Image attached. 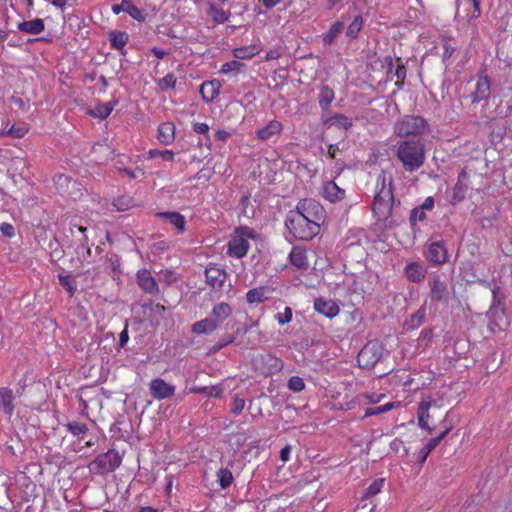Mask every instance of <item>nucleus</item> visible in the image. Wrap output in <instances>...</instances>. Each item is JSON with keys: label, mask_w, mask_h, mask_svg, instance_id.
I'll return each mask as SVG.
<instances>
[{"label": "nucleus", "mask_w": 512, "mask_h": 512, "mask_svg": "<svg viewBox=\"0 0 512 512\" xmlns=\"http://www.w3.org/2000/svg\"><path fill=\"white\" fill-rule=\"evenodd\" d=\"M428 131V123L421 116L406 115L394 124V133L401 137L421 136Z\"/></svg>", "instance_id": "20e7f679"}, {"label": "nucleus", "mask_w": 512, "mask_h": 512, "mask_svg": "<svg viewBox=\"0 0 512 512\" xmlns=\"http://www.w3.org/2000/svg\"><path fill=\"white\" fill-rule=\"evenodd\" d=\"M426 315V307L422 305L415 313H413L408 319L404 322V327L406 330H414L417 329L424 321Z\"/></svg>", "instance_id": "c85d7f7f"}, {"label": "nucleus", "mask_w": 512, "mask_h": 512, "mask_svg": "<svg viewBox=\"0 0 512 512\" xmlns=\"http://www.w3.org/2000/svg\"><path fill=\"white\" fill-rule=\"evenodd\" d=\"M136 276L138 285L145 293L155 295L159 292L157 282L150 271L146 269L139 270Z\"/></svg>", "instance_id": "f8f14e48"}, {"label": "nucleus", "mask_w": 512, "mask_h": 512, "mask_svg": "<svg viewBox=\"0 0 512 512\" xmlns=\"http://www.w3.org/2000/svg\"><path fill=\"white\" fill-rule=\"evenodd\" d=\"M266 288L265 287H258L250 289L246 293V299L249 304H260L262 303L267 297H266Z\"/></svg>", "instance_id": "f704fd0d"}, {"label": "nucleus", "mask_w": 512, "mask_h": 512, "mask_svg": "<svg viewBox=\"0 0 512 512\" xmlns=\"http://www.w3.org/2000/svg\"><path fill=\"white\" fill-rule=\"evenodd\" d=\"M26 124L13 125L7 130H0V136H10L13 138H23L28 133Z\"/></svg>", "instance_id": "e433bc0d"}, {"label": "nucleus", "mask_w": 512, "mask_h": 512, "mask_svg": "<svg viewBox=\"0 0 512 512\" xmlns=\"http://www.w3.org/2000/svg\"><path fill=\"white\" fill-rule=\"evenodd\" d=\"M363 26V19L360 15L356 16L349 24L346 35L350 38H356Z\"/></svg>", "instance_id": "79ce46f5"}, {"label": "nucleus", "mask_w": 512, "mask_h": 512, "mask_svg": "<svg viewBox=\"0 0 512 512\" xmlns=\"http://www.w3.org/2000/svg\"><path fill=\"white\" fill-rule=\"evenodd\" d=\"M324 123L328 126H335L337 128L348 130L352 127V121L343 114H333L324 120Z\"/></svg>", "instance_id": "c756f323"}, {"label": "nucleus", "mask_w": 512, "mask_h": 512, "mask_svg": "<svg viewBox=\"0 0 512 512\" xmlns=\"http://www.w3.org/2000/svg\"><path fill=\"white\" fill-rule=\"evenodd\" d=\"M260 51L261 49L257 45H249L235 48L232 53L236 59L247 60L257 55Z\"/></svg>", "instance_id": "473e14b6"}, {"label": "nucleus", "mask_w": 512, "mask_h": 512, "mask_svg": "<svg viewBox=\"0 0 512 512\" xmlns=\"http://www.w3.org/2000/svg\"><path fill=\"white\" fill-rule=\"evenodd\" d=\"M159 217L165 218L170 224H172L178 231L183 232L185 230L186 221L183 215L178 212H163L158 214Z\"/></svg>", "instance_id": "7c9ffc66"}, {"label": "nucleus", "mask_w": 512, "mask_h": 512, "mask_svg": "<svg viewBox=\"0 0 512 512\" xmlns=\"http://www.w3.org/2000/svg\"><path fill=\"white\" fill-rule=\"evenodd\" d=\"M395 156L407 172L417 171L424 165L426 159L423 143L412 140L397 142Z\"/></svg>", "instance_id": "f257e3e1"}, {"label": "nucleus", "mask_w": 512, "mask_h": 512, "mask_svg": "<svg viewBox=\"0 0 512 512\" xmlns=\"http://www.w3.org/2000/svg\"><path fill=\"white\" fill-rule=\"evenodd\" d=\"M0 231L3 236L7 238H12L15 235V229L10 223H2L0 225Z\"/></svg>", "instance_id": "052dcab7"}, {"label": "nucleus", "mask_w": 512, "mask_h": 512, "mask_svg": "<svg viewBox=\"0 0 512 512\" xmlns=\"http://www.w3.org/2000/svg\"><path fill=\"white\" fill-rule=\"evenodd\" d=\"M289 261L296 269L302 270L308 268V260L305 249L299 246L292 248L289 253Z\"/></svg>", "instance_id": "412c9836"}, {"label": "nucleus", "mask_w": 512, "mask_h": 512, "mask_svg": "<svg viewBox=\"0 0 512 512\" xmlns=\"http://www.w3.org/2000/svg\"><path fill=\"white\" fill-rule=\"evenodd\" d=\"M391 449L394 450L395 452H399L400 449H403L405 451V454L407 453L406 449H405V446H404V443L402 440H399V439H394L392 442H391Z\"/></svg>", "instance_id": "338daca9"}, {"label": "nucleus", "mask_w": 512, "mask_h": 512, "mask_svg": "<svg viewBox=\"0 0 512 512\" xmlns=\"http://www.w3.org/2000/svg\"><path fill=\"white\" fill-rule=\"evenodd\" d=\"M453 52H454V48L451 45H449L448 43H446L444 45V51H443V55H442L443 61L450 58L451 55L453 54Z\"/></svg>", "instance_id": "774afa93"}, {"label": "nucleus", "mask_w": 512, "mask_h": 512, "mask_svg": "<svg viewBox=\"0 0 512 512\" xmlns=\"http://www.w3.org/2000/svg\"><path fill=\"white\" fill-rule=\"evenodd\" d=\"M427 273L426 268L417 262L409 263L405 267V274L409 281L411 282H420L425 278Z\"/></svg>", "instance_id": "b1692460"}, {"label": "nucleus", "mask_w": 512, "mask_h": 512, "mask_svg": "<svg viewBox=\"0 0 512 512\" xmlns=\"http://www.w3.org/2000/svg\"><path fill=\"white\" fill-rule=\"evenodd\" d=\"M314 309L328 317L333 318L339 314L340 308L338 304L333 300H326L323 298H318L314 301Z\"/></svg>", "instance_id": "4468645a"}, {"label": "nucleus", "mask_w": 512, "mask_h": 512, "mask_svg": "<svg viewBox=\"0 0 512 512\" xmlns=\"http://www.w3.org/2000/svg\"><path fill=\"white\" fill-rule=\"evenodd\" d=\"M150 394L156 400H164L170 398L175 393V386L167 383L162 378H155L149 385Z\"/></svg>", "instance_id": "9d476101"}, {"label": "nucleus", "mask_w": 512, "mask_h": 512, "mask_svg": "<svg viewBox=\"0 0 512 512\" xmlns=\"http://www.w3.org/2000/svg\"><path fill=\"white\" fill-rule=\"evenodd\" d=\"M148 158H161L165 161H173L174 153L172 150H158V149H150L147 153Z\"/></svg>", "instance_id": "de8ad7c7"}, {"label": "nucleus", "mask_w": 512, "mask_h": 512, "mask_svg": "<svg viewBox=\"0 0 512 512\" xmlns=\"http://www.w3.org/2000/svg\"><path fill=\"white\" fill-rule=\"evenodd\" d=\"M290 212L297 213L302 218L316 222L319 225L324 219V209L322 205L314 199H303L299 201L296 209Z\"/></svg>", "instance_id": "0eeeda50"}, {"label": "nucleus", "mask_w": 512, "mask_h": 512, "mask_svg": "<svg viewBox=\"0 0 512 512\" xmlns=\"http://www.w3.org/2000/svg\"><path fill=\"white\" fill-rule=\"evenodd\" d=\"M322 196L330 202H337L344 198L345 190L334 181H326L322 187Z\"/></svg>", "instance_id": "a211bd4d"}, {"label": "nucleus", "mask_w": 512, "mask_h": 512, "mask_svg": "<svg viewBox=\"0 0 512 512\" xmlns=\"http://www.w3.org/2000/svg\"><path fill=\"white\" fill-rule=\"evenodd\" d=\"M255 237V232L248 227L236 229L228 242L227 254L237 259L244 257L250 248V240Z\"/></svg>", "instance_id": "39448f33"}, {"label": "nucleus", "mask_w": 512, "mask_h": 512, "mask_svg": "<svg viewBox=\"0 0 512 512\" xmlns=\"http://www.w3.org/2000/svg\"><path fill=\"white\" fill-rule=\"evenodd\" d=\"M205 276L207 283L213 288H221L226 280V272L217 266L207 267Z\"/></svg>", "instance_id": "f3484780"}, {"label": "nucleus", "mask_w": 512, "mask_h": 512, "mask_svg": "<svg viewBox=\"0 0 512 512\" xmlns=\"http://www.w3.org/2000/svg\"><path fill=\"white\" fill-rule=\"evenodd\" d=\"M392 182L391 174L385 171L376 178L373 211L379 219H386L391 213L394 200Z\"/></svg>", "instance_id": "f03ea898"}, {"label": "nucleus", "mask_w": 512, "mask_h": 512, "mask_svg": "<svg viewBox=\"0 0 512 512\" xmlns=\"http://www.w3.org/2000/svg\"><path fill=\"white\" fill-rule=\"evenodd\" d=\"M335 98V93L329 86L321 87L318 95L319 106L322 110L326 111L329 109L331 103Z\"/></svg>", "instance_id": "2f4dec72"}, {"label": "nucleus", "mask_w": 512, "mask_h": 512, "mask_svg": "<svg viewBox=\"0 0 512 512\" xmlns=\"http://www.w3.org/2000/svg\"><path fill=\"white\" fill-rule=\"evenodd\" d=\"M432 406V401L430 399H424L420 402L417 417H418V425L421 429L426 430L427 432H432V427L429 425V420L431 418L430 408Z\"/></svg>", "instance_id": "2eb2a0df"}, {"label": "nucleus", "mask_w": 512, "mask_h": 512, "mask_svg": "<svg viewBox=\"0 0 512 512\" xmlns=\"http://www.w3.org/2000/svg\"><path fill=\"white\" fill-rule=\"evenodd\" d=\"M490 92V81L488 76H480L476 83V88L474 93L472 94L473 102H480L484 99H487Z\"/></svg>", "instance_id": "4be33fe9"}, {"label": "nucleus", "mask_w": 512, "mask_h": 512, "mask_svg": "<svg viewBox=\"0 0 512 512\" xmlns=\"http://www.w3.org/2000/svg\"><path fill=\"white\" fill-rule=\"evenodd\" d=\"M160 281L171 283L176 280L175 274L170 270L161 271L159 274Z\"/></svg>", "instance_id": "680f3d73"}, {"label": "nucleus", "mask_w": 512, "mask_h": 512, "mask_svg": "<svg viewBox=\"0 0 512 512\" xmlns=\"http://www.w3.org/2000/svg\"><path fill=\"white\" fill-rule=\"evenodd\" d=\"M175 138V126L172 122H164L158 127V140L164 144L169 145Z\"/></svg>", "instance_id": "a878e982"}, {"label": "nucleus", "mask_w": 512, "mask_h": 512, "mask_svg": "<svg viewBox=\"0 0 512 512\" xmlns=\"http://www.w3.org/2000/svg\"><path fill=\"white\" fill-rule=\"evenodd\" d=\"M384 478H378L376 480H374L370 485L369 487L366 489V492L364 494V497L365 499H369L373 496H375L376 494H378L383 486H384Z\"/></svg>", "instance_id": "c03bdc74"}, {"label": "nucleus", "mask_w": 512, "mask_h": 512, "mask_svg": "<svg viewBox=\"0 0 512 512\" xmlns=\"http://www.w3.org/2000/svg\"><path fill=\"white\" fill-rule=\"evenodd\" d=\"M244 67V64L237 61V60H232V61H229V62H226L224 63L222 66H221V69H220V72L222 74H237L241 71V69Z\"/></svg>", "instance_id": "37998d69"}, {"label": "nucleus", "mask_w": 512, "mask_h": 512, "mask_svg": "<svg viewBox=\"0 0 512 512\" xmlns=\"http://www.w3.org/2000/svg\"><path fill=\"white\" fill-rule=\"evenodd\" d=\"M14 396L13 392L9 388H1L0 389V405L2 410L7 415H12L14 411Z\"/></svg>", "instance_id": "cd10ccee"}, {"label": "nucleus", "mask_w": 512, "mask_h": 512, "mask_svg": "<svg viewBox=\"0 0 512 512\" xmlns=\"http://www.w3.org/2000/svg\"><path fill=\"white\" fill-rule=\"evenodd\" d=\"M393 407H394V403L389 402V403H386V404L378 406V407L367 408L365 410L364 416L370 417V416H374V415H379V414L390 411Z\"/></svg>", "instance_id": "09e8293b"}, {"label": "nucleus", "mask_w": 512, "mask_h": 512, "mask_svg": "<svg viewBox=\"0 0 512 512\" xmlns=\"http://www.w3.org/2000/svg\"><path fill=\"white\" fill-rule=\"evenodd\" d=\"M426 258L433 265H441L448 258L447 250L441 242H433L428 247Z\"/></svg>", "instance_id": "ddd939ff"}, {"label": "nucleus", "mask_w": 512, "mask_h": 512, "mask_svg": "<svg viewBox=\"0 0 512 512\" xmlns=\"http://www.w3.org/2000/svg\"><path fill=\"white\" fill-rule=\"evenodd\" d=\"M128 341H129V334H128V329H127V325H126L125 328L119 334V346L120 347L125 346Z\"/></svg>", "instance_id": "0e129e2a"}, {"label": "nucleus", "mask_w": 512, "mask_h": 512, "mask_svg": "<svg viewBox=\"0 0 512 512\" xmlns=\"http://www.w3.org/2000/svg\"><path fill=\"white\" fill-rule=\"evenodd\" d=\"M221 84L218 80L205 81L200 86V94L206 103L213 102L219 95Z\"/></svg>", "instance_id": "dca6fc26"}, {"label": "nucleus", "mask_w": 512, "mask_h": 512, "mask_svg": "<svg viewBox=\"0 0 512 512\" xmlns=\"http://www.w3.org/2000/svg\"><path fill=\"white\" fill-rule=\"evenodd\" d=\"M235 340V337L231 334H225L223 335L220 340L211 348L212 353H216L219 350H221L223 347L233 343Z\"/></svg>", "instance_id": "3c124183"}, {"label": "nucleus", "mask_w": 512, "mask_h": 512, "mask_svg": "<svg viewBox=\"0 0 512 512\" xmlns=\"http://www.w3.org/2000/svg\"><path fill=\"white\" fill-rule=\"evenodd\" d=\"M384 347L379 341L368 342L359 352L357 361L361 368L371 369L382 358Z\"/></svg>", "instance_id": "423d86ee"}, {"label": "nucleus", "mask_w": 512, "mask_h": 512, "mask_svg": "<svg viewBox=\"0 0 512 512\" xmlns=\"http://www.w3.org/2000/svg\"><path fill=\"white\" fill-rule=\"evenodd\" d=\"M127 14L130 17H132L134 20H137L139 22H142V21L145 20V14L143 13V11L141 9H139L138 7L134 6L132 4V2L129 5V8L127 10Z\"/></svg>", "instance_id": "4d7b16f0"}, {"label": "nucleus", "mask_w": 512, "mask_h": 512, "mask_svg": "<svg viewBox=\"0 0 512 512\" xmlns=\"http://www.w3.org/2000/svg\"><path fill=\"white\" fill-rule=\"evenodd\" d=\"M116 101L107 103H97L94 107L88 110L89 115L99 119L107 118L113 111Z\"/></svg>", "instance_id": "bb28decb"}, {"label": "nucleus", "mask_w": 512, "mask_h": 512, "mask_svg": "<svg viewBox=\"0 0 512 512\" xmlns=\"http://www.w3.org/2000/svg\"><path fill=\"white\" fill-rule=\"evenodd\" d=\"M438 446L437 440H433L432 438L428 440V442L418 451L417 459L423 464L428 455Z\"/></svg>", "instance_id": "a19ab883"}, {"label": "nucleus", "mask_w": 512, "mask_h": 512, "mask_svg": "<svg viewBox=\"0 0 512 512\" xmlns=\"http://www.w3.org/2000/svg\"><path fill=\"white\" fill-rule=\"evenodd\" d=\"M425 218L426 214L423 208L418 207L412 210L410 217L412 223H415L417 221H423Z\"/></svg>", "instance_id": "13d9d810"}, {"label": "nucleus", "mask_w": 512, "mask_h": 512, "mask_svg": "<svg viewBox=\"0 0 512 512\" xmlns=\"http://www.w3.org/2000/svg\"><path fill=\"white\" fill-rule=\"evenodd\" d=\"M191 392L197 393V394H204L208 397H216L221 398L223 390L219 386H198L191 389Z\"/></svg>", "instance_id": "58836bf2"}, {"label": "nucleus", "mask_w": 512, "mask_h": 512, "mask_svg": "<svg viewBox=\"0 0 512 512\" xmlns=\"http://www.w3.org/2000/svg\"><path fill=\"white\" fill-rule=\"evenodd\" d=\"M217 323H215L210 317L195 322L191 326V332L197 335H209L218 329Z\"/></svg>", "instance_id": "5701e85b"}, {"label": "nucleus", "mask_w": 512, "mask_h": 512, "mask_svg": "<svg viewBox=\"0 0 512 512\" xmlns=\"http://www.w3.org/2000/svg\"><path fill=\"white\" fill-rule=\"evenodd\" d=\"M232 314V307L225 302H220L213 306L209 317L217 323L218 326L229 318Z\"/></svg>", "instance_id": "aec40b11"}, {"label": "nucleus", "mask_w": 512, "mask_h": 512, "mask_svg": "<svg viewBox=\"0 0 512 512\" xmlns=\"http://www.w3.org/2000/svg\"><path fill=\"white\" fill-rule=\"evenodd\" d=\"M467 186L464 185L460 179L457 181L452 189V200L454 203L460 202L465 198Z\"/></svg>", "instance_id": "49530a36"}, {"label": "nucleus", "mask_w": 512, "mask_h": 512, "mask_svg": "<svg viewBox=\"0 0 512 512\" xmlns=\"http://www.w3.org/2000/svg\"><path fill=\"white\" fill-rule=\"evenodd\" d=\"M128 39V34L123 31H111L109 35L111 46L117 50H122L127 44Z\"/></svg>", "instance_id": "72a5a7b5"}, {"label": "nucleus", "mask_w": 512, "mask_h": 512, "mask_svg": "<svg viewBox=\"0 0 512 512\" xmlns=\"http://www.w3.org/2000/svg\"><path fill=\"white\" fill-rule=\"evenodd\" d=\"M131 1L130 0H122V2L120 4H117V5H113L112 6V12L115 14V15H118L120 14L121 12H126L127 13V10L129 8V5H130Z\"/></svg>", "instance_id": "bf43d9fd"}, {"label": "nucleus", "mask_w": 512, "mask_h": 512, "mask_svg": "<svg viewBox=\"0 0 512 512\" xmlns=\"http://www.w3.org/2000/svg\"><path fill=\"white\" fill-rule=\"evenodd\" d=\"M287 386L293 392H301L305 388V383L301 377L292 376L288 380Z\"/></svg>", "instance_id": "8fccbe9b"}, {"label": "nucleus", "mask_w": 512, "mask_h": 512, "mask_svg": "<svg viewBox=\"0 0 512 512\" xmlns=\"http://www.w3.org/2000/svg\"><path fill=\"white\" fill-rule=\"evenodd\" d=\"M285 225L295 239L308 241L320 232V225L311 220L302 218L297 213L289 212Z\"/></svg>", "instance_id": "7ed1b4c3"}, {"label": "nucleus", "mask_w": 512, "mask_h": 512, "mask_svg": "<svg viewBox=\"0 0 512 512\" xmlns=\"http://www.w3.org/2000/svg\"><path fill=\"white\" fill-rule=\"evenodd\" d=\"M17 29L28 34H39L44 31L45 24L41 18H35L30 21H23L18 23Z\"/></svg>", "instance_id": "393cba45"}, {"label": "nucleus", "mask_w": 512, "mask_h": 512, "mask_svg": "<svg viewBox=\"0 0 512 512\" xmlns=\"http://www.w3.org/2000/svg\"><path fill=\"white\" fill-rule=\"evenodd\" d=\"M66 428L72 435L77 437L86 434L88 431V427L86 424L77 421L69 422L66 425Z\"/></svg>", "instance_id": "a18cd8bd"}, {"label": "nucleus", "mask_w": 512, "mask_h": 512, "mask_svg": "<svg viewBox=\"0 0 512 512\" xmlns=\"http://www.w3.org/2000/svg\"><path fill=\"white\" fill-rule=\"evenodd\" d=\"M291 454V446L287 445L283 447L280 451V459L285 463L289 461Z\"/></svg>", "instance_id": "69168bd1"}, {"label": "nucleus", "mask_w": 512, "mask_h": 512, "mask_svg": "<svg viewBox=\"0 0 512 512\" xmlns=\"http://www.w3.org/2000/svg\"><path fill=\"white\" fill-rule=\"evenodd\" d=\"M283 125L278 120L269 121L264 127L256 132V137L259 140L266 141L278 135L282 131Z\"/></svg>", "instance_id": "6ab92c4d"}, {"label": "nucleus", "mask_w": 512, "mask_h": 512, "mask_svg": "<svg viewBox=\"0 0 512 512\" xmlns=\"http://www.w3.org/2000/svg\"><path fill=\"white\" fill-rule=\"evenodd\" d=\"M59 282L71 295L76 291V285L70 276L59 275Z\"/></svg>", "instance_id": "5fc2aeb1"}, {"label": "nucleus", "mask_w": 512, "mask_h": 512, "mask_svg": "<svg viewBox=\"0 0 512 512\" xmlns=\"http://www.w3.org/2000/svg\"><path fill=\"white\" fill-rule=\"evenodd\" d=\"M244 407H245V400L238 396H234L232 404H231V408H230L231 413L234 415H239L243 411Z\"/></svg>", "instance_id": "6e6d98bb"}, {"label": "nucleus", "mask_w": 512, "mask_h": 512, "mask_svg": "<svg viewBox=\"0 0 512 512\" xmlns=\"http://www.w3.org/2000/svg\"><path fill=\"white\" fill-rule=\"evenodd\" d=\"M121 464V458L116 451L110 450L99 455L89 465L91 471L99 474L112 472Z\"/></svg>", "instance_id": "6e6552de"}, {"label": "nucleus", "mask_w": 512, "mask_h": 512, "mask_svg": "<svg viewBox=\"0 0 512 512\" xmlns=\"http://www.w3.org/2000/svg\"><path fill=\"white\" fill-rule=\"evenodd\" d=\"M428 285L430 288V295L433 301H443L448 295V289L446 283L441 279L439 275H433Z\"/></svg>", "instance_id": "9b49d317"}, {"label": "nucleus", "mask_w": 512, "mask_h": 512, "mask_svg": "<svg viewBox=\"0 0 512 512\" xmlns=\"http://www.w3.org/2000/svg\"><path fill=\"white\" fill-rule=\"evenodd\" d=\"M209 14L212 17V19L217 23H224L229 19L230 13L221 9L217 8L214 4H211L209 6Z\"/></svg>", "instance_id": "ea45409f"}, {"label": "nucleus", "mask_w": 512, "mask_h": 512, "mask_svg": "<svg viewBox=\"0 0 512 512\" xmlns=\"http://www.w3.org/2000/svg\"><path fill=\"white\" fill-rule=\"evenodd\" d=\"M176 81L174 74L169 73L159 81V86L162 90L173 89L176 85Z\"/></svg>", "instance_id": "603ef678"}, {"label": "nucleus", "mask_w": 512, "mask_h": 512, "mask_svg": "<svg viewBox=\"0 0 512 512\" xmlns=\"http://www.w3.org/2000/svg\"><path fill=\"white\" fill-rule=\"evenodd\" d=\"M292 315V309L290 307H285L283 312L275 315V319L280 325H284L292 320Z\"/></svg>", "instance_id": "864d4df0"}, {"label": "nucleus", "mask_w": 512, "mask_h": 512, "mask_svg": "<svg viewBox=\"0 0 512 512\" xmlns=\"http://www.w3.org/2000/svg\"><path fill=\"white\" fill-rule=\"evenodd\" d=\"M55 187L59 194L64 197L76 199L82 195V188L66 174H58L54 178Z\"/></svg>", "instance_id": "1a4fd4ad"}, {"label": "nucleus", "mask_w": 512, "mask_h": 512, "mask_svg": "<svg viewBox=\"0 0 512 512\" xmlns=\"http://www.w3.org/2000/svg\"><path fill=\"white\" fill-rule=\"evenodd\" d=\"M217 481L222 489H227L233 483L232 472L228 468H221L217 471Z\"/></svg>", "instance_id": "4c0bfd02"}, {"label": "nucleus", "mask_w": 512, "mask_h": 512, "mask_svg": "<svg viewBox=\"0 0 512 512\" xmlns=\"http://www.w3.org/2000/svg\"><path fill=\"white\" fill-rule=\"evenodd\" d=\"M193 130L198 134H207L209 131V126L206 123L198 122L193 125Z\"/></svg>", "instance_id": "e2e57ef3"}, {"label": "nucleus", "mask_w": 512, "mask_h": 512, "mask_svg": "<svg viewBox=\"0 0 512 512\" xmlns=\"http://www.w3.org/2000/svg\"><path fill=\"white\" fill-rule=\"evenodd\" d=\"M344 24L341 21H336L332 24L328 32L323 37V42L325 45H331L338 35L343 31Z\"/></svg>", "instance_id": "c9c22d12"}]
</instances>
